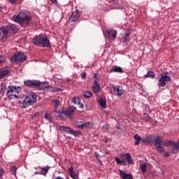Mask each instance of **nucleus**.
I'll return each mask as SVG.
<instances>
[{"label": "nucleus", "mask_w": 179, "mask_h": 179, "mask_svg": "<svg viewBox=\"0 0 179 179\" xmlns=\"http://www.w3.org/2000/svg\"><path fill=\"white\" fill-rule=\"evenodd\" d=\"M0 30L3 33V37L6 38V37H8V34L9 33V31H8V27L3 26L1 27Z\"/></svg>", "instance_id": "nucleus-23"}, {"label": "nucleus", "mask_w": 179, "mask_h": 179, "mask_svg": "<svg viewBox=\"0 0 179 179\" xmlns=\"http://www.w3.org/2000/svg\"><path fill=\"white\" fill-rule=\"evenodd\" d=\"M172 146H173V148L171 149V153H173V155H176V153H178V151H179L178 145H176V143H175V145H173Z\"/></svg>", "instance_id": "nucleus-29"}, {"label": "nucleus", "mask_w": 179, "mask_h": 179, "mask_svg": "<svg viewBox=\"0 0 179 179\" xmlns=\"http://www.w3.org/2000/svg\"><path fill=\"white\" fill-rule=\"evenodd\" d=\"M134 139H136V141H141L142 142V138L141 137V136L138 135V134H136L134 136Z\"/></svg>", "instance_id": "nucleus-41"}, {"label": "nucleus", "mask_w": 179, "mask_h": 179, "mask_svg": "<svg viewBox=\"0 0 179 179\" xmlns=\"http://www.w3.org/2000/svg\"><path fill=\"white\" fill-rule=\"evenodd\" d=\"M0 36H1V33H0Z\"/></svg>", "instance_id": "nucleus-55"}, {"label": "nucleus", "mask_w": 179, "mask_h": 179, "mask_svg": "<svg viewBox=\"0 0 179 179\" xmlns=\"http://www.w3.org/2000/svg\"><path fill=\"white\" fill-rule=\"evenodd\" d=\"M178 22H179V19L178 20Z\"/></svg>", "instance_id": "nucleus-54"}, {"label": "nucleus", "mask_w": 179, "mask_h": 179, "mask_svg": "<svg viewBox=\"0 0 179 179\" xmlns=\"http://www.w3.org/2000/svg\"><path fill=\"white\" fill-rule=\"evenodd\" d=\"M9 73H10V67L9 66L0 69V79L6 78Z\"/></svg>", "instance_id": "nucleus-10"}, {"label": "nucleus", "mask_w": 179, "mask_h": 179, "mask_svg": "<svg viewBox=\"0 0 179 179\" xmlns=\"http://www.w3.org/2000/svg\"><path fill=\"white\" fill-rule=\"evenodd\" d=\"M176 145L179 147V141L177 142V143H176Z\"/></svg>", "instance_id": "nucleus-53"}, {"label": "nucleus", "mask_w": 179, "mask_h": 179, "mask_svg": "<svg viewBox=\"0 0 179 179\" xmlns=\"http://www.w3.org/2000/svg\"><path fill=\"white\" fill-rule=\"evenodd\" d=\"M3 174H5V171L0 167V179H2V177H3Z\"/></svg>", "instance_id": "nucleus-42"}, {"label": "nucleus", "mask_w": 179, "mask_h": 179, "mask_svg": "<svg viewBox=\"0 0 179 179\" xmlns=\"http://www.w3.org/2000/svg\"><path fill=\"white\" fill-rule=\"evenodd\" d=\"M59 131H60V132H65L66 134H71L72 129L70 127L59 126Z\"/></svg>", "instance_id": "nucleus-17"}, {"label": "nucleus", "mask_w": 179, "mask_h": 179, "mask_svg": "<svg viewBox=\"0 0 179 179\" xmlns=\"http://www.w3.org/2000/svg\"><path fill=\"white\" fill-rule=\"evenodd\" d=\"M71 103H73L74 104H79L80 103V99L79 98H73Z\"/></svg>", "instance_id": "nucleus-38"}, {"label": "nucleus", "mask_w": 179, "mask_h": 179, "mask_svg": "<svg viewBox=\"0 0 179 179\" xmlns=\"http://www.w3.org/2000/svg\"><path fill=\"white\" fill-rule=\"evenodd\" d=\"M107 34L108 36L109 40H115V37H117V30L115 29H109L107 31Z\"/></svg>", "instance_id": "nucleus-16"}, {"label": "nucleus", "mask_w": 179, "mask_h": 179, "mask_svg": "<svg viewBox=\"0 0 179 179\" xmlns=\"http://www.w3.org/2000/svg\"><path fill=\"white\" fill-rule=\"evenodd\" d=\"M141 141L136 140V141H135V143H134L135 146H138V145H139V143H140Z\"/></svg>", "instance_id": "nucleus-48"}, {"label": "nucleus", "mask_w": 179, "mask_h": 179, "mask_svg": "<svg viewBox=\"0 0 179 179\" xmlns=\"http://www.w3.org/2000/svg\"><path fill=\"white\" fill-rule=\"evenodd\" d=\"M83 96H84V97L86 99H90L92 96H93V94H92V92L90 91H85L83 94Z\"/></svg>", "instance_id": "nucleus-31"}, {"label": "nucleus", "mask_w": 179, "mask_h": 179, "mask_svg": "<svg viewBox=\"0 0 179 179\" xmlns=\"http://www.w3.org/2000/svg\"><path fill=\"white\" fill-rule=\"evenodd\" d=\"M25 86L31 87V89H36V90H45L48 89L50 85H44L45 83H43L37 80H26L24 81Z\"/></svg>", "instance_id": "nucleus-5"}, {"label": "nucleus", "mask_w": 179, "mask_h": 179, "mask_svg": "<svg viewBox=\"0 0 179 179\" xmlns=\"http://www.w3.org/2000/svg\"><path fill=\"white\" fill-rule=\"evenodd\" d=\"M78 106L79 108H83V103H80V102Z\"/></svg>", "instance_id": "nucleus-50"}, {"label": "nucleus", "mask_w": 179, "mask_h": 179, "mask_svg": "<svg viewBox=\"0 0 179 179\" xmlns=\"http://www.w3.org/2000/svg\"><path fill=\"white\" fill-rule=\"evenodd\" d=\"M144 120H145V121H146V122H149V121H150V120H152V117L149 115H147L145 117Z\"/></svg>", "instance_id": "nucleus-44"}, {"label": "nucleus", "mask_w": 179, "mask_h": 179, "mask_svg": "<svg viewBox=\"0 0 179 179\" xmlns=\"http://www.w3.org/2000/svg\"><path fill=\"white\" fill-rule=\"evenodd\" d=\"M92 90L94 93H99L100 92V84L97 82V80H94V85L92 86Z\"/></svg>", "instance_id": "nucleus-19"}, {"label": "nucleus", "mask_w": 179, "mask_h": 179, "mask_svg": "<svg viewBox=\"0 0 179 179\" xmlns=\"http://www.w3.org/2000/svg\"><path fill=\"white\" fill-rule=\"evenodd\" d=\"M164 157H170V153L169 152H165L164 154Z\"/></svg>", "instance_id": "nucleus-45"}, {"label": "nucleus", "mask_w": 179, "mask_h": 179, "mask_svg": "<svg viewBox=\"0 0 179 179\" xmlns=\"http://www.w3.org/2000/svg\"><path fill=\"white\" fill-rule=\"evenodd\" d=\"M110 141V138L106 137V138H105V142H106V143H108V141Z\"/></svg>", "instance_id": "nucleus-52"}, {"label": "nucleus", "mask_w": 179, "mask_h": 179, "mask_svg": "<svg viewBox=\"0 0 179 179\" xmlns=\"http://www.w3.org/2000/svg\"><path fill=\"white\" fill-rule=\"evenodd\" d=\"M85 128H93V122H87L84 124Z\"/></svg>", "instance_id": "nucleus-37"}, {"label": "nucleus", "mask_w": 179, "mask_h": 179, "mask_svg": "<svg viewBox=\"0 0 179 179\" xmlns=\"http://www.w3.org/2000/svg\"><path fill=\"white\" fill-rule=\"evenodd\" d=\"M22 92V88L20 87L9 86L7 90V97L10 99V100H15L19 97V93Z\"/></svg>", "instance_id": "nucleus-6"}, {"label": "nucleus", "mask_w": 179, "mask_h": 179, "mask_svg": "<svg viewBox=\"0 0 179 179\" xmlns=\"http://www.w3.org/2000/svg\"><path fill=\"white\" fill-rule=\"evenodd\" d=\"M51 104H52V106H54V109L57 110V108H58V107H59V104H60L59 100L53 99L51 101Z\"/></svg>", "instance_id": "nucleus-26"}, {"label": "nucleus", "mask_w": 179, "mask_h": 179, "mask_svg": "<svg viewBox=\"0 0 179 179\" xmlns=\"http://www.w3.org/2000/svg\"><path fill=\"white\" fill-rule=\"evenodd\" d=\"M82 79H86V73L84 72L81 76Z\"/></svg>", "instance_id": "nucleus-49"}, {"label": "nucleus", "mask_w": 179, "mask_h": 179, "mask_svg": "<svg viewBox=\"0 0 179 179\" xmlns=\"http://www.w3.org/2000/svg\"><path fill=\"white\" fill-rule=\"evenodd\" d=\"M13 20L19 23L21 26H27L31 22V15L30 13L26 10H22L17 15L13 16Z\"/></svg>", "instance_id": "nucleus-2"}, {"label": "nucleus", "mask_w": 179, "mask_h": 179, "mask_svg": "<svg viewBox=\"0 0 179 179\" xmlns=\"http://www.w3.org/2000/svg\"><path fill=\"white\" fill-rule=\"evenodd\" d=\"M156 74L152 71H148V73L144 75V78H150L151 79H155Z\"/></svg>", "instance_id": "nucleus-27"}, {"label": "nucleus", "mask_w": 179, "mask_h": 179, "mask_svg": "<svg viewBox=\"0 0 179 179\" xmlns=\"http://www.w3.org/2000/svg\"><path fill=\"white\" fill-rule=\"evenodd\" d=\"M80 15H82V11L76 10V12L73 13L72 15L69 17V22H71V23L78 22V20H79V17H80Z\"/></svg>", "instance_id": "nucleus-12"}, {"label": "nucleus", "mask_w": 179, "mask_h": 179, "mask_svg": "<svg viewBox=\"0 0 179 179\" xmlns=\"http://www.w3.org/2000/svg\"><path fill=\"white\" fill-rule=\"evenodd\" d=\"M16 1H17V0H8L10 3H15L16 2Z\"/></svg>", "instance_id": "nucleus-51"}, {"label": "nucleus", "mask_w": 179, "mask_h": 179, "mask_svg": "<svg viewBox=\"0 0 179 179\" xmlns=\"http://www.w3.org/2000/svg\"><path fill=\"white\" fill-rule=\"evenodd\" d=\"M68 171L73 179H79V172H75L73 166H71L68 169Z\"/></svg>", "instance_id": "nucleus-15"}, {"label": "nucleus", "mask_w": 179, "mask_h": 179, "mask_svg": "<svg viewBox=\"0 0 179 179\" xmlns=\"http://www.w3.org/2000/svg\"><path fill=\"white\" fill-rule=\"evenodd\" d=\"M117 164H122L123 166H127V162L124 161L123 159H122V160H120V159L119 157H116L115 159Z\"/></svg>", "instance_id": "nucleus-30"}, {"label": "nucleus", "mask_w": 179, "mask_h": 179, "mask_svg": "<svg viewBox=\"0 0 179 179\" xmlns=\"http://www.w3.org/2000/svg\"><path fill=\"white\" fill-rule=\"evenodd\" d=\"M143 143H147V145H150V143H153V136L152 135H148L145 136V138L142 139Z\"/></svg>", "instance_id": "nucleus-18"}, {"label": "nucleus", "mask_w": 179, "mask_h": 179, "mask_svg": "<svg viewBox=\"0 0 179 179\" xmlns=\"http://www.w3.org/2000/svg\"><path fill=\"white\" fill-rule=\"evenodd\" d=\"M99 76L97 75V73H94V78H95V80H97V82H99Z\"/></svg>", "instance_id": "nucleus-46"}, {"label": "nucleus", "mask_w": 179, "mask_h": 179, "mask_svg": "<svg viewBox=\"0 0 179 179\" xmlns=\"http://www.w3.org/2000/svg\"><path fill=\"white\" fill-rule=\"evenodd\" d=\"M36 101H37V94L31 91L24 92L20 95L18 99V104L22 106L23 108H27V107L33 106Z\"/></svg>", "instance_id": "nucleus-1"}, {"label": "nucleus", "mask_w": 179, "mask_h": 179, "mask_svg": "<svg viewBox=\"0 0 179 179\" xmlns=\"http://www.w3.org/2000/svg\"><path fill=\"white\" fill-rule=\"evenodd\" d=\"M5 64V57L0 55V66Z\"/></svg>", "instance_id": "nucleus-40"}, {"label": "nucleus", "mask_w": 179, "mask_h": 179, "mask_svg": "<svg viewBox=\"0 0 179 179\" xmlns=\"http://www.w3.org/2000/svg\"><path fill=\"white\" fill-rule=\"evenodd\" d=\"M76 126L77 128H79V129H83V128H85V124H83V122H78Z\"/></svg>", "instance_id": "nucleus-34"}, {"label": "nucleus", "mask_w": 179, "mask_h": 179, "mask_svg": "<svg viewBox=\"0 0 179 179\" xmlns=\"http://www.w3.org/2000/svg\"><path fill=\"white\" fill-rule=\"evenodd\" d=\"M52 3H55V5H58V1L57 0H50Z\"/></svg>", "instance_id": "nucleus-47"}, {"label": "nucleus", "mask_w": 179, "mask_h": 179, "mask_svg": "<svg viewBox=\"0 0 179 179\" xmlns=\"http://www.w3.org/2000/svg\"><path fill=\"white\" fill-rule=\"evenodd\" d=\"M146 167H148V164H146V163L141 164V171L142 173H146Z\"/></svg>", "instance_id": "nucleus-36"}, {"label": "nucleus", "mask_w": 179, "mask_h": 179, "mask_svg": "<svg viewBox=\"0 0 179 179\" xmlns=\"http://www.w3.org/2000/svg\"><path fill=\"white\" fill-rule=\"evenodd\" d=\"M54 115H55V117H61V110H58L57 109H55Z\"/></svg>", "instance_id": "nucleus-39"}, {"label": "nucleus", "mask_w": 179, "mask_h": 179, "mask_svg": "<svg viewBox=\"0 0 179 179\" xmlns=\"http://www.w3.org/2000/svg\"><path fill=\"white\" fill-rule=\"evenodd\" d=\"M154 144L157 152L159 153H164L165 150L163 146H165L166 148H168V146L170 145L173 146L176 145V142L174 141H165L163 142V137L158 136L155 137Z\"/></svg>", "instance_id": "nucleus-3"}, {"label": "nucleus", "mask_w": 179, "mask_h": 179, "mask_svg": "<svg viewBox=\"0 0 179 179\" xmlns=\"http://www.w3.org/2000/svg\"><path fill=\"white\" fill-rule=\"evenodd\" d=\"M16 170H17V168H16V166H12L10 167V171H11L13 176H16Z\"/></svg>", "instance_id": "nucleus-35"}, {"label": "nucleus", "mask_w": 179, "mask_h": 179, "mask_svg": "<svg viewBox=\"0 0 179 179\" xmlns=\"http://www.w3.org/2000/svg\"><path fill=\"white\" fill-rule=\"evenodd\" d=\"M103 129H106V131H108L110 129V124H106L104 126L102 127Z\"/></svg>", "instance_id": "nucleus-43"}, {"label": "nucleus", "mask_w": 179, "mask_h": 179, "mask_svg": "<svg viewBox=\"0 0 179 179\" xmlns=\"http://www.w3.org/2000/svg\"><path fill=\"white\" fill-rule=\"evenodd\" d=\"M119 176L122 179H134V176L131 173H127L124 171L118 169Z\"/></svg>", "instance_id": "nucleus-14"}, {"label": "nucleus", "mask_w": 179, "mask_h": 179, "mask_svg": "<svg viewBox=\"0 0 179 179\" xmlns=\"http://www.w3.org/2000/svg\"><path fill=\"white\" fill-rule=\"evenodd\" d=\"M10 61L15 64H20L26 61V55L20 52H17L10 57Z\"/></svg>", "instance_id": "nucleus-7"}, {"label": "nucleus", "mask_w": 179, "mask_h": 179, "mask_svg": "<svg viewBox=\"0 0 179 179\" xmlns=\"http://www.w3.org/2000/svg\"><path fill=\"white\" fill-rule=\"evenodd\" d=\"M111 72H115L118 73H124V70L122 69V67L114 66L110 69Z\"/></svg>", "instance_id": "nucleus-22"}, {"label": "nucleus", "mask_w": 179, "mask_h": 179, "mask_svg": "<svg viewBox=\"0 0 179 179\" xmlns=\"http://www.w3.org/2000/svg\"><path fill=\"white\" fill-rule=\"evenodd\" d=\"M75 110H76V107L71 106L68 109H62V113L69 120H73V113Z\"/></svg>", "instance_id": "nucleus-9"}, {"label": "nucleus", "mask_w": 179, "mask_h": 179, "mask_svg": "<svg viewBox=\"0 0 179 179\" xmlns=\"http://www.w3.org/2000/svg\"><path fill=\"white\" fill-rule=\"evenodd\" d=\"M71 135H73V136H79V135H82V131H75L71 129Z\"/></svg>", "instance_id": "nucleus-32"}, {"label": "nucleus", "mask_w": 179, "mask_h": 179, "mask_svg": "<svg viewBox=\"0 0 179 179\" xmlns=\"http://www.w3.org/2000/svg\"><path fill=\"white\" fill-rule=\"evenodd\" d=\"M32 44L36 47H43L46 48H50V47H51V43H50V40H48V37L43 34L36 35L32 39Z\"/></svg>", "instance_id": "nucleus-4"}, {"label": "nucleus", "mask_w": 179, "mask_h": 179, "mask_svg": "<svg viewBox=\"0 0 179 179\" xmlns=\"http://www.w3.org/2000/svg\"><path fill=\"white\" fill-rule=\"evenodd\" d=\"M98 103L102 107V108H107V101L106 98L101 97L98 99Z\"/></svg>", "instance_id": "nucleus-21"}, {"label": "nucleus", "mask_w": 179, "mask_h": 179, "mask_svg": "<svg viewBox=\"0 0 179 179\" xmlns=\"http://www.w3.org/2000/svg\"><path fill=\"white\" fill-rule=\"evenodd\" d=\"M8 86V83H2L0 85V93L1 94H5V92H6V87Z\"/></svg>", "instance_id": "nucleus-24"}, {"label": "nucleus", "mask_w": 179, "mask_h": 179, "mask_svg": "<svg viewBox=\"0 0 179 179\" xmlns=\"http://www.w3.org/2000/svg\"><path fill=\"white\" fill-rule=\"evenodd\" d=\"M129 31H127L124 37H123V43H127V41H129Z\"/></svg>", "instance_id": "nucleus-33"}, {"label": "nucleus", "mask_w": 179, "mask_h": 179, "mask_svg": "<svg viewBox=\"0 0 179 179\" xmlns=\"http://www.w3.org/2000/svg\"><path fill=\"white\" fill-rule=\"evenodd\" d=\"M124 88L122 86H115L113 87V93L115 96H117V97H122V94H124Z\"/></svg>", "instance_id": "nucleus-11"}, {"label": "nucleus", "mask_w": 179, "mask_h": 179, "mask_svg": "<svg viewBox=\"0 0 179 179\" xmlns=\"http://www.w3.org/2000/svg\"><path fill=\"white\" fill-rule=\"evenodd\" d=\"M160 78L159 79L158 85L162 87H164L167 83L171 81V76L169 73V72H163L160 75Z\"/></svg>", "instance_id": "nucleus-8"}, {"label": "nucleus", "mask_w": 179, "mask_h": 179, "mask_svg": "<svg viewBox=\"0 0 179 179\" xmlns=\"http://www.w3.org/2000/svg\"><path fill=\"white\" fill-rule=\"evenodd\" d=\"M121 159H122L124 162H126V163H128V164H134V159L129 153L122 155Z\"/></svg>", "instance_id": "nucleus-13"}, {"label": "nucleus", "mask_w": 179, "mask_h": 179, "mask_svg": "<svg viewBox=\"0 0 179 179\" xmlns=\"http://www.w3.org/2000/svg\"><path fill=\"white\" fill-rule=\"evenodd\" d=\"M44 118H45V120H46V121H48V122H49L50 124H52V118L51 117V115H50V113H48L46 112V113H45Z\"/></svg>", "instance_id": "nucleus-28"}, {"label": "nucleus", "mask_w": 179, "mask_h": 179, "mask_svg": "<svg viewBox=\"0 0 179 179\" xmlns=\"http://www.w3.org/2000/svg\"><path fill=\"white\" fill-rule=\"evenodd\" d=\"M51 169V166H46L45 167L40 168L39 169V174H41L42 176H47V173H48V170Z\"/></svg>", "instance_id": "nucleus-20"}, {"label": "nucleus", "mask_w": 179, "mask_h": 179, "mask_svg": "<svg viewBox=\"0 0 179 179\" xmlns=\"http://www.w3.org/2000/svg\"><path fill=\"white\" fill-rule=\"evenodd\" d=\"M8 33H15L16 31V26L14 24L6 25Z\"/></svg>", "instance_id": "nucleus-25"}]
</instances>
